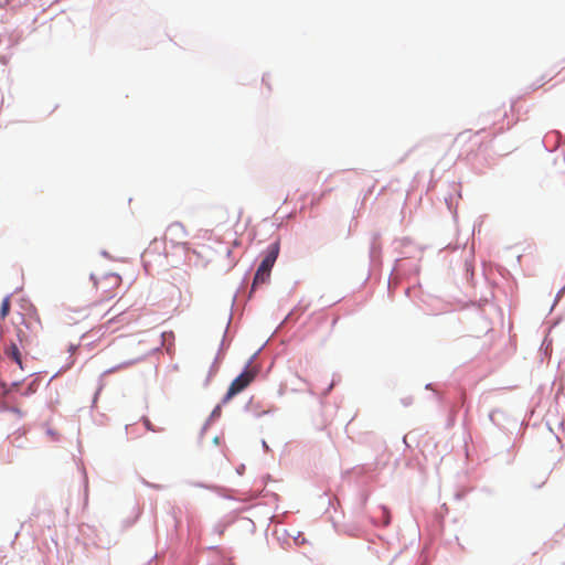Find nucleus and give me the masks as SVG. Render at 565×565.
<instances>
[{
	"mask_svg": "<svg viewBox=\"0 0 565 565\" xmlns=\"http://www.w3.org/2000/svg\"><path fill=\"white\" fill-rule=\"evenodd\" d=\"M115 321V318H111L107 321L108 324L113 323Z\"/></svg>",
	"mask_w": 565,
	"mask_h": 565,
	"instance_id": "11",
	"label": "nucleus"
},
{
	"mask_svg": "<svg viewBox=\"0 0 565 565\" xmlns=\"http://www.w3.org/2000/svg\"><path fill=\"white\" fill-rule=\"evenodd\" d=\"M96 291V302L110 300L117 296L121 286V277L115 273L92 276Z\"/></svg>",
	"mask_w": 565,
	"mask_h": 565,
	"instance_id": "1",
	"label": "nucleus"
},
{
	"mask_svg": "<svg viewBox=\"0 0 565 565\" xmlns=\"http://www.w3.org/2000/svg\"><path fill=\"white\" fill-rule=\"evenodd\" d=\"M257 371L253 367H247L231 383L227 393L223 398V403L230 402L235 395L243 392L255 380Z\"/></svg>",
	"mask_w": 565,
	"mask_h": 565,
	"instance_id": "3",
	"label": "nucleus"
},
{
	"mask_svg": "<svg viewBox=\"0 0 565 565\" xmlns=\"http://www.w3.org/2000/svg\"><path fill=\"white\" fill-rule=\"evenodd\" d=\"M17 338H18L19 344L22 348L29 345L30 342H31L29 337H28V334L22 329H20V328L17 330Z\"/></svg>",
	"mask_w": 565,
	"mask_h": 565,
	"instance_id": "8",
	"label": "nucleus"
},
{
	"mask_svg": "<svg viewBox=\"0 0 565 565\" xmlns=\"http://www.w3.org/2000/svg\"><path fill=\"white\" fill-rule=\"evenodd\" d=\"M381 512L384 518V524L387 525L390 523V511L387 510V508L382 507Z\"/></svg>",
	"mask_w": 565,
	"mask_h": 565,
	"instance_id": "9",
	"label": "nucleus"
},
{
	"mask_svg": "<svg viewBox=\"0 0 565 565\" xmlns=\"http://www.w3.org/2000/svg\"><path fill=\"white\" fill-rule=\"evenodd\" d=\"M188 232L184 225L180 222L171 223L164 233V241L169 242L172 246L185 245Z\"/></svg>",
	"mask_w": 565,
	"mask_h": 565,
	"instance_id": "4",
	"label": "nucleus"
},
{
	"mask_svg": "<svg viewBox=\"0 0 565 565\" xmlns=\"http://www.w3.org/2000/svg\"><path fill=\"white\" fill-rule=\"evenodd\" d=\"M3 352L7 358H9L11 361H13L21 371L24 370L23 361H22V354L18 347V343L11 342L9 345H7L3 349Z\"/></svg>",
	"mask_w": 565,
	"mask_h": 565,
	"instance_id": "5",
	"label": "nucleus"
},
{
	"mask_svg": "<svg viewBox=\"0 0 565 565\" xmlns=\"http://www.w3.org/2000/svg\"><path fill=\"white\" fill-rule=\"evenodd\" d=\"M279 250H280V245H279L278 241L268 246V248L266 250V255H265L264 259L262 260V263L255 274L253 287L268 281V279L270 277L271 268H273L274 264L276 263L277 257L279 255Z\"/></svg>",
	"mask_w": 565,
	"mask_h": 565,
	"instance_id": "2",
	"label": "nucleus"
},
{
	"mask_svg": "<svg viewBox=\"0 0 565 565\" xmlns=\"http://www.w3.org/2000/svg\"><path fill=\"white\" fill-rule=\"evenodd\" d=\"M479 131H472V130H465L460 132L456 139L455 145H458L459 147L463 146L468 141H470L475 136H477Z\"/></svg>",
	"mask_w": 565,
	"mask_h": 565,
	"instance_id": "6",
	"label": "nucleus"
},
{
	"mask_svg": "<svg viewBox=\"0 0 565 565\" xmlns=\"http://www.w3.org/2000/svg\"><path fill=\"white\" fill-rule=\"evenodd\" d=\"M10 307H11L10 297H6L2 300L1 308H0V320H4L7 318V316L10 312Z\"/></svg>",
	"mask_w": 565,
	"mask_h": 565,
	"instance_id": "7",
	"label": "nucleus"
},
{
	"mask_svg": "<svg viewBox=\"0 0 565 565\" xmlns=\"http://www.w3.org/2000/svg\"><path fill=\"white\" fill-rule=\"evenodd\" d=\"M145 425H146L147 429L152 430L151 423L149 419H145Z\"/></svg>",
	"mask_w": 565,
	"mask_h": 565,
	"instance_id": "10",
	"label": "nucleus"
}]
</instances>
